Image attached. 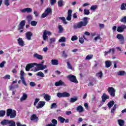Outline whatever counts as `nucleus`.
Masks as SVG:
<instances>
[{
  "mask_svg": "<svg viewBox=\"0 0 126 126\" xmlns=\"http://www.w3.org/2000/svg\"><path fill=\"white\" fill-rule=\"evenodd\" d=\"M9 126H15V122L12 121H10Z\"/></svg>",
  "mask_w": 126,
  "mask_h": 126,
  "instance_id": "obj_54",
  "label": "nucleus"
},
{
  "mask_svg": "<svg viewBox=\"0 0 126 126\" xmlns=\"http://www.w3.org/2000/svg\"><path fill=\"white\" fill-rule=\"evenodd\" d=\"M116 38L119 40L121 45H123L125 43V37L122 34H118L116 35Z\"/></svg>",
  "mask_w": 126,
  "mask_h": 126,
  "instance_id": "obj_8",
  "label": "nucleus"
},
{
  "mask_svg": "<svg viewBox=\"0 0 126 126\" xmlns=\"http://www.w3.org/2000/svg\"><path fill=\"white\" fill-rule=\"evenodd\" d=\"M117 122L118 123V125L120 126H126V125H125V121H124V120H123V119H118L117 120Z\"/></svg>",
  "mask_w": 126,
  "mask_h": 126,
  "instance_id": "obj_20",
  "label": "nucleus"
},
{
  "mask_svg": "<svg viewBox=\"0 0 126 126\" xmlns=\"http://www.w3.org/2000/svg\"><path fill=\"white\" fill-rule=\"evenodd\" d=\"M71 14H72V10L71 9H69L68 10L67 16L66 18V20H67L68 21H70V20H71Z\"/></svg>",
  "mask_w": 126,
  "mask_h": 126,
  "instance_id": "obj_12",
  "label": "nucleus"
},
{
  "mask_svg": "<svg viewBox=\"0 0 126 126\" xmlns=\"http://www.w3.org/2000/svg\"><path fill=\"white\" fill-rule=\"evenodd\" d=\"M67 78H68V79H69L71 82H73L74 83H78V81H77L76 77L72 74L68 75L67 76Z\"/></svg>",
  "mask_w": 126,
  "mask_h": 126,
  "instance_id": "obj_6",
  "label": "nucleus"
},
{
  "mask_svg": "<svg viewBox=\"0 0 126 126\" xmlns=\"http://www.w3.org/2000/svg\"><path fill=\"white\" fill-rule=\"evenodd\" d=\"M84 11L85 15H89V14H90V11L88 9H85Z\"/></svg>",
  "mask_w": 126,
  "mask_h": 126,
  "instance_id": "obj_45",
  "label": "nucleus"
},
{
  "mask_svg": "<svg viewBox=\"0 0 126 126\" xmlns=\"http://www.w3.org/2000/svg\"><path fill=\"white\" fill-rule=\"evenodd\" d=\"M66 63H67V65L68 66V68L69 69H72V66H71L70 63H69V62H67Z\"/></svg>",
  "mask_w": 126,
  "mask_h": 126,
  "instance_id": "obj_48",
  "label": "nucleus"
},
{
  "mask_svg": "<svg viewBox=\"0 0 126 126\" xmlns=\"http://www.w3.org/2000/svg\"><path fill=\"white\" fill-rule=\"evenodd\" d=\"M37 22L35 21H32L31 22V25L32 26H36V25H37Z\"/></svg>",
  "mask_w": 126,
  "mask_h": 126,
  "instance_id": "obj_51",
  "label": "nucleus"
},
{
  "mask_svg": "<svg viewBox=\"0 0 126 126\" xmlns=\"http://www.w3.org/2000/svg\"><path fill=\"white\" fill-rule=\"evenodd\" d=\"M51 122L52 124L51 123L50 124L46 125V126H56L57 125H58V121L56 119L52 120Z\"/></svg>",
  "mask_w": 126,
  "mask_h": 126,
  "instance_id": "obj_16",
  "label": "nucleus"
},
{
  "mask_svg": "<svg viewBox=\"0 0 126 126\" xmlns=\"http://www.w3.org/2000/svg\"><path fill=\"white\" fill-rule=\"evenodd\" d=\"M96 76L102 78V77H103V72H102V71H100L99 72L96 73Z\"/></svg>",
  "mask_w": 126,
  "mask_h": 126,
  "instance_id": "obj_34",
  "label": "nucleus"
},
{
  "mask_svg": "<svg viewBox=\"0 0 126 126\" xmlns=\"http://www.w3.org/2000/svg\"><path fill=\"white\" fill-rule=\"evenodd\" d=\"M110 53L111 52L113 54H115V48H111L110 49Z\"/></svg>",
  "mask_w": 126,
  "mask_h": 126,
  "instance_id": "obj_64",
  "label": "nucleus"
},
{
  "mask_svg": "<svg viewBox=\"0 0 126 126\" xmlns=\"http://www.w3.org/2000/svg\"><path fill=\"white\" fill-rule=\"evenodd\" d=\"M79 42L81 44H83V43H84V39H83V38L81 37L79 39Z\"/></svg>",
  "mask_w": 126,
  "mask_h": 126,
  "instance_id": "obj_57",
  "label": "nucleus"
},
{
  "mask_svg": "<svg viewBox=\"0 0 126 126\" xmlns=\"http://www.w3.org/2000/svg\"><path fill=\"white\" fill-rule=\"evenodd\" d=\"M43 39L44 41H46L48 39V36H47V33H46V31H44L43 34Z\"/></svg>",
  "mask_w": 126,
  "mask_h": 126,
  "instance_id": "obj_37",
  "label": "nucleus"
},
{
  "mask_svg": "<svg viewBox=\"0 0 126 126\" xmlns=\"http://www.w3.org/2000/svg\"><path fill=\"white\" fill-rule=\"evenodd\" d=\"M77 39H78V37H77V36L74 35L72 36L71 40V41H75L77 40Z\"/></svg>",
  "mask_w": 126,
  "mask_h": 126,
  "instance_id": "obj_52",
  "label": "nucleus"
},
{
  "mask_svg": "<svg viewBox=\"0 0 126 126\" xmlns=\"http://www.w3.org/2000/svg\"><path fill=\"white\" fill-rule=\"evenodd\" d=\"M114 105H115V101H114L113 100L109 101L107 104V106L108 108H109V109H111V108H112V107H113Z\"/></svg>",
  "mask_w": 126,
  "mask_h": 126,
  "instance_id": "obj_25",
  "label": "nucleus"
},
{
  "mask_svg": "<svg viewBox=\"0 0 126 126\" xmlns=\"http://www.w3.org/2000/svg\"><path fill=\"white\" fill-rule=\"evenodd\" d=\"M58 6L59 7H62V6H63V0H60L58 2Z\"/></svg>",
  "mask_w": 126,
  "mask_h": 126,
  "instance_id": "obj_32",
  "label": "nucleus"
},
{
  "mask_svg": "<svg viewBox=\"0 0 126 126\" xmlns=\"http://www.w3.org/2000/svg\"><path fill=\"white\" fill-rule=\"evenodd\" d=\"M21 11L23 13H25V12H27L28 13H30L31 12H32V8H29V7L24 8L21 10Z\"/></svg>",
  "mask_w": 126,
  "mask_h": 126,
  "instance_id": "obj_13",
  "label": "nucleus"
},
{
  "mask_svg": "<svg viewBox=\"0 0 126 126\" xmlns=\"http://www.w3.org/2000/svg\"><path fill=\"white\" fill-rule=\"evenodd\" d=\"M98 39L100 40L101 39V37H100V35H98V36H96L94 38V40H95L96 42L98 41Z\"/></svg>",
  "mask_w": 126,
  "mask_h": 126,
  "instance_id": "obj_59",
  "label": "nucleus"
},
{
  "mask_svg": "<svg viewBox=\"0 0 126 126\" xmlns=\"http://www.w3.org/2000/svg\"><path fill=\"white\" fill-rule=\"evenodd\" d=\"M77 100H78V97H77V96H74L70 99V103H74L75 102H76Z\"/></svg>",
  "mask_w": 126,
  "mask_h": 126,
  "instance_id": "obj_27",
  "label": "nucleus"
},
{
  "mask_svg": "<svg viewBox=\"0 0 126 126\" xmlns=\"http://www.w3.org/2000/svg\"><path fill=\"white\" fill-rule=\"evenodd\" d=\"M36 65V67L34 68V71H39V70H44L45 68H47V65H43L42 63L37 64V63H31L27 64L26 66V71H29L30 70V68H32V67H34Z\"/></svg>",
  "mask_w": 126,
  "mask_h": 126,
  "instance_id": "obj_1",
  "label": "nucleus"
},
{
  "mask_svg": "<svg viewBox=\"0 0 126 126\" xmlns=\"http://www.w3.org/2000/svg\"><path fill=\"white\" fill-rule=\"evenodd\" d=\"M58 29L59 33H63V26H62V25H59L58 26Z\"/></svg>",
  "mask_w": 126,
  "mask_h": 126,
  "instance_id": "obj_35",
  "label": "nucleus"
},
{
  "mask_svg": "<svg viewBox=\"0 0 126 126\" xmlns=\"http://www.w3.org/2000/svg\"><path fill=\"white\" fill-rule=\"evenodd\" d=\"M15 83H17V80L16 79L15 81H13L11 85L9 87L10 90H12V89H15V88H18L19 87L18 84H16L13 86Z\"/></svg>",
  "mask_w": 126,
  "mask_h": 126,
  "instance_id": "obj_9",
  "label": "nucleus"
},
{
  "mask_svg": "<svg viewBox=\"0 0 126 126\" xmlns=\"http://www.w3.org/2000/svg\"><path fill=\"white\" fill-rule=\"evenodd\" d=\"M30 85L32 87H34V86H36V83H35L34 82H31L30 83Z\"/></svg>",
  "mask_w": 126,
  "mask_h": 126,
  "instance_id": "obj_56",
  "label": "nucleus"
},
{
  "mask_svg": "<svg viewBox=\"0 0 126 126\" xmlns=\"http://www.w3.org/2000/svg\"><path fill=\"white\" fill-rule=\"evenodd\" d=\"M33 57L36 58L37 60H43V56L42 55L38 54L37 53L34 54L33 55Z\"/></svg>",
  "mask_w": 126,
  "mask_h": 126,
  "instance_id": "obj_24",
  "label": "nucleus"
},
{
  "mask_svg": "<svg viewBox=\"0 0 126 126\" xmlns=\"http://www.w3.org/2000/svg\"><path fill=\"white\" fill-rule=\"evenodd\" d=\"M4 63H5V62H2L0 63V67H3L4 66Z\"/></svg>",
  "mask_w": 126,
  "mask_h": 126,
  "instance_id": "obj_62",
  "label": "nucleus"
},
{
  "mask_svg": "<svg viewBox=\"0 0 126 126\" xmlns=\"http://www.w3.org/2000/svg\"><path fill=\"white\" fill-rule=\"evenodd\" d=\"M57 96L59 98L66 97H69V96H70V94L67 92H64L63 93H58Z\"/></svg>",
  "mask_w": 126,
  "mask_h": 126,
  "instance_id": "obj_5",
  "label": "nucleus"
},
{
  "mask_svg": "<svg viewBox=\"0 0 126 126\" xmlns=\"http://www.w3.org/2000/svg\"><path fill=\"white\" fill-rule=\"evenodd\" d=\"M18 43L19 46H21V47L24 46V41H23V40H22V38H19L18 39Z\"/></svg>",
  "mask_w": 126,
  "mask_h": 126,
  "instance_id": "obj_22",
  "label": "nucleus"
},
{
  "mask_svg": "<svg viewBox=\"0 0 126 126\" xmlns=\"http://www.w3.org/2000/svg\"><path fill=\"white\" fill-rule=\"evenodd\" d=\"M32 35L33 33H32V32H28L26 33L27 39H28L29 41H30V40H31V36Z\"/></svg>",
  "mask_w": 126,
  "mask_h": 126,
  "instance_id": "obj_18",
  "label": "nucleus"
},
{
  "mask_svg": "<svg viewBox=\"0 0 126 126\" xmlns=\"http://www.w3.org/2000/svg\"><path fill=\"white\" fill-rule=\"evenodd\" d=\"M117 104H114L113 107L112 108L111 111L112 114H114V113H115L116 109H117Z\"/></svg>",
  "mask_w": 126,
  "mask_h": 126,
  "instance_id": "obj_39",
  "label": "nucleus"
},
{
  "mask_svg": "<svg viewBox=\"0 0 126 126\" xmlns=\"http://www.w3.org/2000/svg\"><path fill=\"white\" fill-rule=\"evenodd\" d=\"M111 65H112V61L110 60L105 61V67L108 68L110 67Z\"/></svg>",
  "mask_w": 126,
  "mask_h": 126,
  "instance_id": "obj_21",
  "label": "nucleus"
},
{
  "mask_svg": "<svg viewBox=\"0 0 126 126\" xmlns=\"http://www.w3.org/2000/svg\"><path fill=\"white\" fill-rule=\"evenodd\" d=\"M6 116L10 117V119H14L16 117V111L9 108L6 110Z\"/></svg>",
  "mask_w": 126,
  "mask_h": 126,
  "instance_id": "obj_3",
  "label": "nucleus"
},
{
  "mask_svg": "<svg viewBox=\"0 0 126 126\" xmlns=\"http://www.w3.org/2000/svg\"><path fill=\"white\" fill-rule=\"evenodd\" d=\"M5 116V110H0V117H4Z\"/></svg>",
  "mask_w": 126,
  "mask_h": 126,
  "instance_id": "obj_41",
  "label": "nucleus"
},
{
  "mask_svg": "<svg viewBox=\"0 0 126 126\" xmlns=\"http://www.w3.org/2000/svg\"><path fill=\"white\" fill-rule=\"evenodd\" d=\"M121 10H126V4H125V3H123L121 4Z\"/></svg>",
  "mask_w": 126,
  "mask_h": 126,
  "instance_id": "obj_46",
  "label": "nucleus"
},
{
  "mask_svg": "<svg viewBox=\"0 0 126 126\" xmlns=\"http://www.w3.org/2000/svg\"><path fill=\"white\" fill-rule=\"evenodd\" d=\"M44 98L47 101H50V100H51V96L48 94H45L44 95Z\"/></svg>",
  "mask_w": 126,
  "mask_h": 126,
  "instance_id": "obj_29",
  "label": "nucleus"
},
{
  "mask_svg": "<svg viewBox=\"0 0 126 126\" xmlns=\"http://www.w3.org/2000/svg\"><path fill=\"white\" fill-rule=\"evenodd\" d=\"M16 125H17V126H26V125L25 124L22 125L19 122L17 123Z\"/></svg>",
  "mask_w": 126,
  "mask_h": 126,
  "instance_id": "obj_61",
  "label": "nucleus"
},
{
  "mask_svg": "<svg viewBox=\"0 0 126 126\" xmlns=\"http://www.w3.org/2000/svg\"><path fill=\"white\" fill-rule=\"evenodd\" d=\"M10 121L8 120H3V121H2L0 123L1 125H2V126H7V125H9Z\"/></svg>",
  "mask_w": 126,
  "mask_h": 126,
  "instance_id": "obj_19",
  "label": "nucleus"
},
{
  "mask_svg": "<svg viewBox=\"0 0 126 126\" xmlns=\"http://www.w3.org/2000/svg\"><path fill=\"white\" fill-rule=\"evenodd\" d=\"M35 120H36V121H38V117H37V115H36V114H32L31 117V120L35 121Z\"/></svg>",
  "mask_w": 126,
  "mask_h": 126,
  "instance_id": "obj_26",
  "label": "nucleus"
},
{
  "mask_svg": "<svg viewBox=\"0 0 126 126\" xmlns=\"http://www.w3.org/2000/svg\"><path fill=\"white\" fill-rule=\"evenodd\" d=\"M55 86H64L65 87L66 85L64 82H63L62 80H59L58 82L55 83Z\"/></svg>",
  "mask_w": 126,
  "mask_h": 126,
  "instance_id": "obj_11",
  "label": "nucleus"
},
{
  "mask_svg": "<svg viewBox=\"0 0 126 126\" xmlns=\"http://www.w3.org/2000/svg\"><path fill=\"white\" fill-rule=\"evenodd\" d=\"M25 24H26V21H21L18 25V30H21V29H24V26H25Z\"/></svg>",
  "mask_w": 126,
  "mask_h": 126,
  "instance_id": "obj_10",
  "label": "nucleus"
},
{
  "mask_svg": "<svg viewBox=\"0 0 126 126\" xmlns=\"http://www.w3.org/2000/svg\"><path fill=\"white\" fill-rule=\"evenodd\" d=\"M97 7H98V5H92L91 7L90 10L95 11L96 9H97Z\"/></svg>",
  "mask_w": 126,
  "mask_h": 126,
  "instance_id": "obj_42",
  "label": "nucleus"
},
{
  "mask_svg": "<svg viewBox=\"0 0 126 126\" xmlns=\"http://www.w3.org/2000/svg\"><path fill=\"white\" fill-rule=\"evenodd\" d=\"M126 74L125 71H119L118 73V75L120 76H124L125 74Z\"/></svg>",
  "mask_w": 126,
  "mask_h": 126,
  "instance_id": "obj_36",
  "label": "nucleus"
},
{
  "mask_svg": "<svg viewBox=\"0 0 126 126\" xmlns=\"http://www.w3.org/2000/svg\"><path fill=\"white\" fill-rule=\"evenodd\" d=\"M58 121H59V122H60L61 124H63V123H64V121H65V119L62 116H60L59 117H58Z\"/></svg>",
  "mask_w": 126,
  "mask_h": 126,
  "instance_id": "obj_30",
  "label": "nucleus"
},
{
  "mask_svg": "<svg viewBox=\"0 0 126 126\" xmlns=\"http://www.w3.org/2000/svg\"><path fill=\"white\" fill-rule=\"evenodd\" d=\"M108 93H109L111 97H115L116 96V90L113 87H108L107 89Z\"/></svg>",
  "mask_w": 126,
  "mask_h": 126,
  "instance_id": "obj_7",
  "label": "nucleus"
},
{
  "mask_svg": "<svg viewBox=\"0 0 126 126\" xmlns=\"http://www.w3.org/2000/svg\"><path fill=\"white\" fill-rule=\"evenodd\" d=\"M27 19L29 22V23H30V22L32 21V15H29L27 16Z\"/></svg>",
  "mask_w": 126,
  "mask_h": 126,
  "instance_id": "obj_38",
  "label": "nucleus"
},
{
  "mask_svg": "<svg viewBox=\"0 0 126 126\" xmlns=\"http://www.w3.org/2000/svg\"><path fill=\"white\" fill-rule=\"evenodd\" d=\"M27 99V94L25 93H24L23 96L20 98L21 101H24V100H26Z\"/></svg>",
  "mask_w": 126,
  "mask_h": 126,
  "instance_id": "obj_33",
  "label": "nucleus"
},
{
  "mask_svg": "<svg viewBox=\"0 0 126 126\" xmlns=\"http://www.w3.org/2000/svg\"><path fill=\"white\" fill-rule=\"evenodd\" d=\"M52 12L53 11L52 10V8L48 7L45 9L44 12L42 14L41 17L42 18H45V17H47L49 14H52Z\"/></svg>",
  "mask_w": 126,
  "mask_h": 126,
  "instance_id": "obj_4",
  "label": "nucleus"
},
{
  "mask_svg": "<svg viewBox=\"0 0 126 126\" xmlns=\"http://www.w3.org/2000/svg\"><path fill=\"white\" fill-rule=\"evenodd\" d=\"M83 21H80L77 24L74 25V29H80V28H82V26H86L88 24V18L87 17H84L83 18Z\"/></svg>",
  "mask_w": 126,
  "mask_h": 126,
  "instance_id": "obj_2",
  "label": "nucleus"
},
{
  "mask_svg": "<svg viewBox=\"0 0 126 126\" xmlns=\"http://www.w3.org/2000/svg\"><path fill=\"white\" fill-rule=\"evenodd\" d=\"M21 77L20 78H22V77H24V71L21 70Z\"/></svg>",
  "mask_w": 126,
  "mask_h": 126,
  "instance_id": "obj_60",
  "label": "nucleus"
},
{
  "mask_svg": "<svg viewBox=\"0 0 126 126\" xmlns=\"http://www.w3.org/2000/svg\"><path fill=\"white\" fill-rule=\"evenodd\" d=\"M51 63L53 65H58V64H59V61L56 59L52 60Z\"/></svg>",
  "mask_w": 126,
  "mask_h": 126,
  "instance_id": "obj_28",
  "label": "nucleus"
},
{
  "mask_svg": "<svg viewBox=\"0 0 126 126\" xmlns=\"http://www.w3.org/2000/svg\"><path fill=\"white\" fill-rule=\"evenodd\" d=\"M56 42V38L55 37H52L50 39V44H53V43H55Z\"/></svg>",
  "mask_w": 126,
  "mask_h": 126,
  "instance_id": "obj_50",
  "label": "nucleus"
},
{
  "mask_svg": "<svg viewBox=\"0 0 126 126\" xmlns=\"http://www.w3.org/2000/svg\"><path fill=\"white\" fill-rule=\"evenodd\" d=\"M102 101L103 103H105L106 102V100L107 99H110V96L109 95H107L106 94H103V95L101 96Z\"/></svg>",
  "mask_w": 126,
  "mask_h": 126,
  "instance_id": "obj_17",
  "label": "nucleus"
},
{
  "mask_svg": "<svg viewBox=\"0 0 126 126\" xmlns=\"http://www.w3.org/2000/svg\"><path fill=\"white\" fill-rule=\"evenodd\" d=\"M4 3L6 6H8L10 5L9 0H4Z\"/></svg>",
  "mask_w": 126,
  "mask_h": 126,
  "instance_id": "obj_49",
  "label": "nucleus"
},
{
  "mask_svg": "<svg viewBox=\"0 0 126 126\" xmlns=\"http://www.w3.org/2000/svg\"><path fill=\"white\" fill-rule=\"evenodd\" d=\"M57 2V0H50V3L51 5H54Z\"/></svg>",
  "mask_w": 126,
  "mask_h": 126,
  "instance_id": "obj_58",
  "label": "nucleus"
},
{
  "mask_svg": "<svg viewBox=\"0 0 126 126\" xmlns=\"http://www.w3.org/2000/svg\"><path fill=\"white\" fill-rule=\"evenodd\" d=\"M4 79H9L10 78V75H6L4 77Z\"/></svg>",
  "mask_w": 126,
  "mask_h": 126,
  "instance_id": "obj_63",
  "label": "nucleus"
},
{
  "mask_svg": "<svg viewBox=\"0 0 126 126\" xmlns=\"http://www.w3.org/2000/svg\"><path fill=\"white\" fill-rule=\"evenodd\" d=\"M77 111L79 112V113H82L83 111H84V109H83V107L81 105L78 106L76 108Z\"/></svg>",
  "mask_w": 126,
  "mask_h": 126,
  "instance_id": "obj_23",
  "label": "nucleus"
},
{
  "mask_svg": "<svg viewBox=\"0 0 126 126\" xmlns=\"http://www.w3.org/2000/svg\"><path fill=\"white\" fill-rule=\"evenodd\" d=\"M121 22H123V23H126V16H124L122 19L120 20Z\"/></svg>",
  "mask_w": 126,
  "mask_h": 126,
  "instance_id": "obj_53",
  "label": "nucleus"
},
{
  "mask_svg": "<svg viewBox=\"0 0 126 126\" xmlns=\"http://www.w3.org/2000/svg\"><path fill=\"white\" fill-rule=\"evenodd\" d=\"M36 75L37 76H40L41 77H44V73L42 72H38L37 74H36Z\"/></svg>",
  "mask_w": 126,
  "mask_h": 126,
  "instance_id": "obj_47",
  "label": "nucleus"
},
{
  "mask_svg": "<svg viewBox=\"0 0 126 126\" xmlns=\"http://www.w3.org/2000/svg\"><path fill=\"white\" fill-rule=\"evenodd\" d=\"M45 104H46V102L40 101L39 102L38 105L36 106V108L41 109V108H43V107L45 106Z\"/></svg>",
  "mask_w": 126,
  "mask_h": 126,
  "instance_id": "obj_14",
  "label": "nucleus"
},
{
  "mask_svg": "<svg viewBox=\"0 0 126 126\" xmlns=\"http://www.w3.org/2000/svg\"><path fill=\"white\" fill-rule=\"evenodd\" d=\"M21 80H22L23 84H24L25 86H27V83H26V81H25V78L22 77L21 78Z\"/></svg>",
  "mask_w": 126,
  "mask_h": 126,
  "instance_id": "obj_43",
  "label": "nucleus"
},
{
  "mask_svg": "<svg viewBox=\"0 0 126 126\" xmlns=\"http://www.w3.org/2000/svg\"><path fill=\"white\" fill-rule=\"evenodd\" d=\"M125 29H126V26L123 25L121 27H118L117 28V32H119L120 33H122V32H124Z\"/></svg>",
  "mask_w": 126,
  "mask_h": 126,
  "instance_id": "obj_15",
  "label": "nucleus"
},
{
  "mask_svg": "<svg viewBox=\"0 0 126 126\" xmlns=\"http://www.w3.org/2000/svg\"><path fill=\"white\" fill-rule=\"evenodd\" d=\"M66 41V39L65 38V37H62L61 39L59 40V42L60 43H64V42Z\"/></svg>",
  "mask_w": 126,
  "mask_h": 126,
  "instance_id": "obj_31",
  "label": "nucleus"
},
{
  "mask_svg": "<svg viewBox=\"0 0 126 126\" xmlns=\"http://www.w3.org/2000/svg\"><path fill=\"white\" fill-rule=\"evenodd\" d=\"M62 57H63V58H67V55H66V54H65V51H63Z\"/></svg>",
  "mask_w": 126,
  "mask_h": 126,
  "instance_id": "obj_55",
  "label": "nucleus"
},
{
  "mask_svg": "<svg viewBox=\"0 0 126 126\" xmlns=\"http://www.w3.org/2000/svg\"><path fill=\"white\" fill-rule=\"evenodd\" d=\"M93 58V55H88L86 56L85 60L87 61H90V60H92Z\"/></svg>",
  "mask_w": 126,
  "mask_h": 126,
  "instance_id": "obj_40",
  "label": "nucleus"
},
{
  "mask_svg": "<svg viewBox=\"0 0 126 126\" xmlns=\"http://www.w3.org/2000/svg\"><path fill=\"white\" fill-rule=\"evenodd\" d=\"M58 105H57V103H53L51 104V109H56Z\"/></svg>",
  "mask_w": 126,
  "mask_h": 126,
  "instance_id": "obj_44",
  "label": "nucleus"
}]
</instances>
